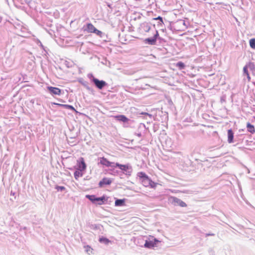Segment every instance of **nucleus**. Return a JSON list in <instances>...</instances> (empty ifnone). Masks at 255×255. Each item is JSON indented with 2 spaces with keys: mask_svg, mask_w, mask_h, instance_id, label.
I'll use <instances>...</instances> for the list:
<instances>
[{
  "mask_svg": "<svg viewBox=\"0 0 255 255\" xmlns=\"http://www.w3.org/2000/svg\"><path fill=\"white\" fill-rule=\"evenodd\" d=\"M84 31H87L88 33H94L96 35L101 37L102 36V32L98 30L93 24L91 23H87L86 25V28L84 29Z\"/></svg>",
  "mask_w": 255,
  "mask_h": 255,
  "instance_id": "1",
  "label": "nucleus"
},
{
  "mask_svg": "<svg viewBox=\"0 0 255 255\" xmlns=\"http://www.w3.org/2000/svg\"><path fill=\"white\" fill-rule=\"evenodd\" d=\"M77 169L81 171H85L86 170L87 165L83 157H80L79 160L77 161Z\"/></svg>",
  "mask_w": 255,
  "mask_h": 255,
  "instance_id": "2",
  "label": "nucleus"
},
{
  "mask_svg": "<svg viewBox=\"0 0 255 255\" xmlns=\"http://www.w3.org/2000/svg\"><path fill=\"white\" fill-rule=\"evenodd\" d=\"M47 89L53 95H60L61 94V90L57 87L48 86L47 87Z\"/></svg>",
  "mask_w": 255,
  "mask_h": 255,
  "instance_id": "3",
  "label": "nucleus"
},
{
  "mask_svg": "<svg viewBox=\"0 0 255 255\" xmlns=\"http://www.w3.org/2000/svg\"><path fill=\"white\" fill-rule=\"evenodd\" d=\"M100 160V163L104 166H105L106 167H111L113 166L112 165L114 163L110 162L106 158L104 157H100L99 158Z\"/></svg>",
  "mask_w": 255,
  "mask_h": 255,
  "instance_id": "4",
  "label": "nucleus"
},
{
  "mask_svg": "<svg viewBox=\"0 0 255 255\" xmlns=\"http://www.w3.org/2000/svg\"><path fill=\"white\" fill-rule=\"evenodd\" d=\"M170 199H171L173 203H174L175 204H176L177 205L182 207H185L187 206L186 204L184 202L176 197H171Z\"/></svg>",
  "mask_w": 255,
  "mask_h": 255,
  "instance_id": "5",
  "label": "nucleus"
},
{
  "mask_svg": "<svg viewBox=\"0 0 255 255\" xmlns=\"http://www.w3.org/2000/svg\"><path fill=\"white\" fill-rule=\"evenodd\" d=\"M158 242L159 241L156 239H153L152 240L146 241L144 244V247L147 248H153L156 245V243H158Z\"/></svg>",
  "mask_w": 255,
  "mask_h": 255,
  "instance_id": "6",
  "label": "nucleus"
},
{
  "mask_svg": "<svg viewBox=\"0 0 255 255\" xmlns=\"http://www.w3.org/2000/svg\"><path fill=\"white\" fill-rule=\"evenodd\" d=\"M93 82L96 87L100 89H102L107 84L104 81H100L98 79L94 78Z\"/></svg>",
  "mask_w": 255,
  "mask_h": 255,
  "instance_id": "7",
  "label": "nucleus"
},
{
  "mask_svg": "<svg viewBox=\"0 0 255 255\" xmlns=\"http://www.w3.org/2000/svg\"><path fill=\"white\" fill-rule=\"evenodd\" d=\"M158 36V31L156 30V33L154 34V37L153 38H146V39H145V41L149 44L154 45V44H155V43L156 41L157 37Z\"/></svg>",
  "mask_w": 255,
  "mask_h": 255,
  "instance_id": "8",
  "label": "nucleus"
},
{
  "mask_svg": "<svg viewBox=\"0 0 255 255\" xmlns=\"http://www.w3.org/2000/svg\"><path fill=\"white\" fill-rule=\"evenodd\" d=\"M112 183V180L108 178H104L99 183V186L100 187L104 186L105 185H110Z\"/></svg>",
  "mask_w": 255,
  "mask_h": 255,
  "instance_id": "9",
  "label": "nucleus"
},
{
  "mask_svg": "<svg viewBox=\"0 0 255 255\" xmlns=\"http://www.w3.org/2000/svg\"><path fill=\"white\" fill-rule=\"evenodd\" d=\"M113 117L117 119L119 121H121L124 123L128 122V119L127 118L125 115H120L118 116H113Z\"/></svg>",
  "mask_w": 255,
  "mask_h": 255,
  "instance_id": "10",
  "label": "nucleus"
},
{
  "mask_svg": "<svg viewBox=\"0 0 255 255\" xmlns=\"http://www.w3.org/2000/svg\"><path fill=\"white\" fill-rule=\"evenodd\" d=\"M234 139V132L231 129L228 130V141L229 143H231L233 142Z\"/></svg>",
  "mask_w": 255,
  "mask_h": 255,
  "instance_id": "11",
  "label": "nucleus"
},
{
  "mask_svg": "<svg viewBox=\"0 0 255 255\" xmlns=\"http://www.w3.org/2000/svg\"><path fill=\"white\" fill-rule=\"evenodd\" d=\"M115 166L118 167L121 170L124 171H126L129 168L128 165L121 164L119 163H116L115 164Z\"/></svg>",
  "mask_w": 255,
  "mask_h": 255,
  "instance_id": "12",
  "label": "nucleus"
},
{
  "mask_svg": "<svg viewBox=\"0 0 255 255\" xmlns=\"http://www.w3.org/2000/svg\"><path fill=\"white\" fill-rule=\"evenodd\" d=\"M96 200L95 204H97L99 205H102L104 204L105 201L106 200L105 196H103L101 197H99V198L97 197Z\"/></svg>",
  "mask_w": 255,
  "mask_h": 255,
  "instance_id": "13",
  "label": "nucleus"
},
{
  "mask_svg": "<svg viewBox=\"0 0 255 255\" xmlns=\"http://www.w3.org/2000/svg\"><path fill=\"white\" fill-rule=\"evenodd\" d=\"M247 129H248V131L252 133V134H254V133H255V128L254 127V126L251 124L250 123H247Z\"/></svg>",
  "mask_w": 255,
  "mask_h": 255,
  "instance_id": "14",
  "label": "nucleus"
},
{
  "mask_svg": "<svg viewBox=\"0 0 255 255\" xmlns=\"http://www.w3.org/2000/svg\"><path fill=\"white\" fill-rule=\"evenodd\" d=\"M138 177L142 180H144L145 179H146V180H148V176L143 172H139L137 173Z\"/></svg>",
  "mask_w": 255,
  "mask_h": 255,
  "instance_id": "15",
  "label": "nucleus"
},
{
  "mask_svg": "<svg viewBox=\"0 0 255 255\" xmlns=\"http://www.w3.org/2000/svg\"><path fill=\"white\" fill-rule=\"evenodd\" d=\"M125 199H117L115 201V206H122L125 205Z\"/></svg>",
  "mask_w": 255,
  "mask_h": 255,
  "instance_id": "16",
  "label": "nucleus"
},
{
  "mask_svg": "<svg viewBox=\"0 0 255 255\" xmlns=\"http://www.w3.org/2000/svg\"><path fill=\"white\" fill-rule=\"evenodd\" d=\"M54 104L56 105H58V106H61V107H64L66 109H70V110H73V111H75V108L71 105H65V104H58V103H54Z\"/></svg>",
  "mask_w": 255,
  "mask_h": 255,
  "instance_id": "17",
  "label": "nucleus"
},
{
  "mask_svg": "<svg viewBox=\"0 0 255 255\" xmlns=\"http://www.w3.org/2000/svg\"><path fill=\"white\" fill-rule=\"evenodd\" d=\"M84 171H81L78 169H77L74 173V177L75 179H77L79 177H82L83 176V173Z\"/></svg>",
  "mask_w": 255,
  "mask_h": 255,
  "instance_id": "18",
  "label": "nucleus"
},
{
  "mask_svg": "<svg viewBox=\"0 0 255 255\" xmlns=\"http://www.w3.org/2000/svg\"><path fill=\"white\" fill-rule=\"evenodd\" d=\"M86 197L89 199L93 203H96V199L97 197L94 195H86Z\"/></svg>",
  "mask_w": 255,
  "mask_h": 255,
  "instance_id": "19",
  "label": "nucleus"
},
{
  "mask_svg": "<svg viewBox=\"0 0 255 255\" xmlns=\"http://www.w3.org/2000/svg\"><path fill=\"white\" fill-rule=\"evenodd\" d=\"M148 186H150L151 188H155L157 186V183L152 181V180L148 177Z\"/></svg>",
  "mask_w": 255,
  "mask_h": 255,
  "instance_id": "20",
  "label": "nucleus"
},
{
  "mask_svg": "<svg viewBox=\"0 0 255 255\" xmlns=\"http://www.w3.org/2000/svg\"><path fill=\"white\" fill-rule=\"evenodd\" d=\"M99 242L100 243H103L106 245H108L111 242V241L105 237L100 238L99 239Z\"/></svg>",
  "mask_w": 255,
  "mask_h": 255,
  "instance_id": "21",
  "label": "nucleus"
},
{
  "mask_svg": "<svg viewBox=\"0 0 255 255\" xmlns=\"http://www.w3.org/2000/svg\"><path fill=\"white\" fill-rule=\"evenodd\" d=\"M176 66L180 69H183L185 68V65L182 62H178L176 63Z\"/></svg>",
  "mask_w": 255,
  "mask_h": 255,
  "instance_id": "22",
  "label": "nucleus"
},
{
  "mask_svg": "<svg viewBox=\"0 0 255 255\" xmlns=\"http://www.w3.org/2000/svg\"><path fill=\"white\" fill-rule=\"evenodd\" d=\"M248 66V68L250 70L255 71V65L253 62H249L246 65Z\"/></svg>",
  "mask_w": 255,
  "mask_h": 255,
  "instance_id": "23",
  "label": "nucleus"
},
{
  "mask_svg": "<svg viewBox=\"0 0 255 255\" xmlns=\"http://www.w3.org/2000/svg\"><path fill=\"white\" fill-rule=\"evenodd\" d=\"M249 43L251 47L255 49V38L250 39Z\"/></svg>",
  "mask_w": 255,
  "mask_h": 255,
  "instance_id": "24",
  "label": "nucleus"
},
{
  "mask_svg": "<svg viewBox=\"0 0 255 255\" xmlns=\"http://www.w3.org/2000/svg\"><path fill=\"white\" fill-rule=\"evenodd\" d=\"M153 19V20H159L160 21V23L159 24L160 25H162V24H163V21L162 18L160 16H158L157 17L154 18Z\"/></svg>",
  "mask_w": 255,
  "mask_h": 255,
  "instance_id": "25",
  "label": "nucleus"
},
{
  "mask_svg": "<svg viewBox=\"0 0 255 255\" xmlns=\"http://www.w3.org/2000/svg\"><path fill=\"white\" fill-rule=\"evenodd\" d=\"M86 252L88 253L89 254H92L93 252V249L91 248L90 246H87L85 247Z\"/></svg>",
  "mask_w": 255,
  "mask_h": 255,
  "instance_id": "26",
  "label": "nucleus"
},
{
  "mask_svg": "<svg viewBox=\"0 0 255 255\" xmlns=\"http://www.w3.org/2000/svg\"><path fill=\"white\" fill-rule=\"evenodd\" d=\"M141 182L143 184V185L145 186V187H148V180H146V179H145L144 180H141Z\"/></svg>",
  "mask_w": 255,
  "mask_h": 255,
  "instance_id": "27",
  "label": "nucleus"
},
{
  "mask_svg": "<svg viewBox=\"0 0 255 255\" xmlns=\"http://www.w3.org/2000/svg\"><path fill=\"white\" fill-rule=\"evenodd\" d=\"M248 66L247 65H246L244 68H243V71H244V74H245L246 75H248V74H249V73L248 72Z\"/></svg>",
  "mask_w": 255,
  "mask_h": 255,
  "instance_id": "28",
  "label": "nucleus"
},
{
  "mask_svg": "<svg viewBox=\"0 0 255 255\" xmlns=\"http://www.w3.org/2000/svg\"><path fill=\"white\" fill-rule=\"evenodd\" d=\"M55 188L58 190V191H62V190H65V187L64 186H56Z\"/></svg>",
  "mask_w": 255,
  "mask_h": 255,
  "instance_id": "29",
  "label": "nucleus"
},
{
  "mask_svg": "<svg viewBox=\"0 0 255 255\" xmlns=\"http://www.w3.org/2000/svg\"><path fill=\"white\" fill-rule=\"evenodd\" d=\"M141 115H147L148 116H149L150 118H151L152 117V115L151 114H148L147 113H144V112H142L141 113Z\"/></svg>",
  "mask_w": 255,
  "mask_h": 255,
  "instance_id": "30",
  "label": "nucleus"
},
{
  "mask_svg": "<svg viewBox=\"0 0 255 255\" xmlns=\"http://www.w3.org/2000/svg\"><path fill=\"white\" fill-rule=\"evenodd\" d=\"M247 76L248 81H251V77L250 76V74H248V75H247Z\"/></svg>",
  "mask_w": 255,
  "mask_h": 255,
  "instance_id": "31",
  "label": "nucleus"
},
{
  "mask_svg": "<svg viewBox=\"0 0 255 255\" xmlns=\"http://www.w3.org/2000/svg\"><path fill=\"white\" fill-rule=\"evenodd\" d=\"M150 27L149 26L148 27L147 31H148L150 29Z\"/></svg>",
  "mask_w": 255,
  "mask_h": 255,
  "instance_id": "32",
  "label": "nucleus"
}]
</instances>
